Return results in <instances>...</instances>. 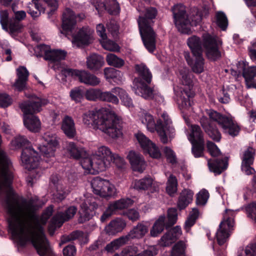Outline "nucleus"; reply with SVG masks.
Returning a JSON list of instances; mask_svg holds the SVG:
<instances>
[{"label": "nucleus", "mask_w": 256, "mask_h": 256, "mask_svg": "<svg viewBox=\"0 0 256 256\" xmlns=\"http://www.w3.org/2000/svg\"><path fill=\"white\" fill-rule=\"evenodd\" d=\"M82 122L85 125L99 130L113 139L122 134V120L113 112L104 108L90 110L83 114Z\"/></svg>", "instance_id": "1"}, {"label": "nucleus", "mask_w": 256, "mask_h": 256, "mask_svg": "<svg viewBox=\"0 0 256 256\" xmlns=\"http://www.w3.org/2000/svg\"><path fill=\"white\" fill-rule=\"evenodd\" d=\"M30 100L22 103L20 106L24 112V124L30 132H37L41 128V123L39 118L33 114L40 112L42 107L46 105L48 100L36 95H26Z\"/></svg>", "instance_id": "2"}, {"label": "nucleus", "mask_w": 256, "mask_h": 256, "mask_svg": "<svg viewBox=\"0 0 256 256\" xmlns=\"http://www.w3.org/2000/svg\"><path fill=\"white\" fill-rule=\"evenodd\" d=\"M157 14L158 11L155 8L149 7L140 14L138 20L142 42L146 48L150 52L156 48V34L152 26L154 24L153 20Z\"/></svg>", "instance_id": "3"}, {"label": "nucleus", "mask_w": 256, "mask_h": 256, "mask_svg": "<svg viewBox=\"0 0 256 256\" xmlns=\"http://www.w3.org/2000/svg\"><path fill=\"white\" fill-rule=\"evenodd\" d=\"M135 69L140 77L135 78L133 81L132 88L134 93L145 99L158 98L159 102H163L164 98L148 86L151 82L152 74L147 66L144 64H137Z\"/></svg>", "instance_id": "4"}, {"label": "nucleus", "mask_w": 256, "mask_h": 256, "mask_svg": "<svg viewBox=\"0 0 256 256\" xmlns=\"http://www.w3.org/2000/svg\"><path fill=\"white\" fill-rule=\"evenodd\" d=\"M16 148L24 147L21 154V160L26 169L31 170L36 168L40 163L38 152L30 146V142L23 136H18L11 142Z\"/></svg>", "instance_id": "5"}, {"label": "nucleus", "mask_w": 256, "mask_h": 256, "mask_svg": "<svg viewBox=\"0 0 256 256\" xmlns=\"http://www.w3.org/2000/svg\"><path fill=\"white\" fill-rule=\"evenodd\" d=\"M180 79L182 84L188 86V88L180 90L178 100L184 108H188L190 106V98L194 94L192 90V74L186 68L182 69L180 70Z\"/></svg>", "instance_id": "6"}, {"label": "nucleus", "mask_w": 256, "mask_h": 256, "mask_svg": "<svg viewBox=\"0 0 256 256\" xmlns=\"http://www.w3.org/2000/svg\"><path fill=\"white\" fill-rule=\"evenodd\" d=\"M174 22L178 30L181 33L190 34V21L186 12V7L182 4H177L172 8Z\"/></svg>", "instance_id": "7"}, {"label": "nucleus", "mask_w": 256, "mask_h": 256, "mask_svg": "<svg viewBox=\"0 0 256 256\" xmlns=\"http://www.w3.org/2000/svg\"><path fill=\"white\" fill-rule=\"evenodd\" d=\"M234 212L230 210H226L224 214L223 220L219 225L216 234L217 242L220 246L226 242L230 235L234 225Z\"/></svg>", "instance_id": "8"}, {"label": "nucleus", "mask_w": 256, "mask_h": 256, "mask_svg": "<svg viewBox=\"0 0 256 256\" xmlns=\"http://www.w3.org/2000/svg\"><path fill=\"white\" fill-rule=\"evenodd\" d=\"M61 72L66 77L71 76L86 85L94 86H98L100 82L98 78L86 70L64 68L61 70Z\"/></svg>", "instance_id": "9"}, {"label": "nucleus", "mask_w": 256, "mask_h": 256, "mask_svg": "<svg viewBox=\"0 0 256 256\" xmlns=\"http://www.w3.org/2000/svg\"><path fill=\"white\" fill-rule=\"evenodd\" d=\"M156 131L160 140L163 144H167L175 135V130L172 126V121L166 112H163L161 118L156 123Z\"/></svg>", "instance_id": "10"}, {"label": "nucleus", "mask_w": 256, "mask_h": 256, "mask_svg": "<svg viewBox=\"0 0 256 256\" xmlns=\"http://www.w3.org/2000/svg\"><path fill=\"white\" fill-rule=\"evenodd\" d=\"M202 37L203 45L208 58L213 61L220 59L222 56L220 50L222 41L218 37L212 36L209 34H204Z\"/></svg>", "instance_id": "11"}, {"label": "nucleus", "mask_w": 256, "mask_h": 256, "mask_svg": "<svg viewBox=\"0 0 256 256\" xmlns=\"http://www.w3.org/2000/svg\"><path fill=\"white\" fill-rule=\"evenodd\" d=\"M113 153L110 149L106 146L98 147L94 156V162L100 168V172L106 170L110 166V160Z\"/></svg>", "instance_id": "12"}, {"label": "nucleus", "mask_w": 256, "mask_h": 256, "mask_svg": "<svg viewBox=\"0 0 256 256\" xmlns=\"http://www.w3.org/2000/svg\"><path fill=\"white\" fill-rule=\"evenodd\" d=\"M94 192L102 197L112 196L114 194V186L108 180L102 179L100 177L94 178L91 182Z\"/></svg>", "instance_id": "13"}, {"label": "nucleus", "mask_w": 256, "mask_h": 256, "mask_svg": "<svg viewBox=\"0 0 256 256\" xmlns=\"http://www.w3.org/2000/svg\"><path fill=\"white\" fill-rule=\"evenodd\" d=\"M80 207L78 222L82 224L92 218L94 212L98 208V204L95 198L90 197L84 200V202L80 204Z\"/></svg>", "instance_id": "14"}, {"label": "nucleus", "mask_w": 256, "mask_h": 256, "mask_svg": "<svg viewBox=\"0 0 256 256\" xmlns=\"http://www.w3.org/2000/svg\"><path fill=\"white\" fill-rule=\"evenodd\" d=\"M94 31L88 27H83L73 36L72 44L74 46L82 48L88 46L93 41Z\"/></svg>", "instance_id": "15"}, {"label": "nucleus", "mask_w": 256, "mask_h": 256, "mask_svg": "<svg viewBox=\"0 0 256 256\" xmlns=\"http://www.w3.org/2000/svg\"><path fill=\"white\" fill-rule=\"evenodd\" d=\"M135 136L146 152L148 153L152 158H160L161 154L158 148L144 134L139 132L135 134Z\"/></svg>", "instance_id": "16"}, {"label": "nucleus", "mask_w": 256, "mask_h": 256, "mask_svg": "<svg viewBox=\"0 0 256 256\" xmlns=\"http://www.w3.org/2000/svg\"><path fill=\"white\" fill-rule=\"evenodd\" d=\"M36 48L41 52L42 54H44V58L52 62L58 63V62L65 58L66 52L62 50H51L50 48L45 44H41L37 46Z\"/></svg>", "instance_id": "17"}, {"label": "nucleus", "mask_w": 256, "mask_h": 256, "mask_svg": "<svg viewBox=\"0 0 256 256\" xmlns=\"http://www.w3.org/2000/svg\"><path fill=\"white\" fill-rule=\"evenodd\" d=\"M76 16L73 11L69 8H66L63 12L62 18V31L61 32L66 36L70 32L76 22Z\"/></svg>", "instance_id": "18"}, {"label": "nucleus", "mask_w": 256, "mask_h": 256, "mask_svg": "<svg viewBox=\"0 0 256 256\" xmlns=\"http://www.w3.org/2000/svg\"><path fill=\"white\" fill-rule=\"evenodd\" d=\"M254 150L252 148H248L244 151L242 163V170L246 174L250 175L254 172V170L251 167L254 159Z\"/></svg>", "instance_id": "19"}, {"label": "nucleus", "mask_w": 256, "mask_h": 256, "mask_svg": "<svg viewBox=\"0 0 256 256\" xmlns=\"http://www.w3.org/2000/svg\"><path fill=\"white\" fill-rule=\"evenodd\" d=\"M148 225L144 222H138L124 237L128 242L131 240L142 238L148 233Z\"/></svg>", "instance_id": "20"}, {"label": "nucleus", "mask_w": 256, "mask_h": 256, "mask_svg": "<svg viewBox=\"0 0 256 256\" xmlns=\"http://www.w3.org/2000/svg\"><path fill=\"white\" fill-rule=\"evenodd\" d=\"M127 158L134 170L142 172L146 168V162L140 154L130 151L127 155Z\"/></svg>", "instance_id": "21"}, {"label": "nucleus", "mask_w": 256, "mask_h": 256, "mask_svg": "<svg viewBox=\"0 0 256 256\" xmlns=\"http://www.w3.org/2000/svg\"><path fill=\"white\" fill-rule=\"evenodd\" d=\"M200 123L206 133L214 140L220 142L221 139V134L218 129L214 126L209 120L206 116H202L200 119Z\"/></svg>", "instance_id": "22"}, {"label": "nucleus", "mask_w": 256, "mask_h": 256, "mask_svg": "<svg viewBox=\"0 0 256 256\" xmlns=\"http://www.w3.org/2000/svg\"><path fill=\"white\" fill-rule=\"evenodd\" d=\"M18 78L14 86L18 91H22L26 87L29 72L26 67L20 66L16 69Z\"/></svg>", "instance_id": "23"}, {"label": "nucleus", "mask_w": 256, "mask_h": 256, "mask_svg": "<svg viewBox=\"0 0 256 256\" xmlns=\"http://www.w3.org/2000/svg\"><path fill=\"white\" fill-rule=\"evenodd\" d=\"M220 127L224 133L232 137L238 136L240 131V126L232 117L227 116Z\"/></svg>", "instance_id": "24"}, {"label": "nucleus", "mask_w": 256, "mask_h": 256, "mask_svg": "<svg viewBox=\"0 0 256 256\" xmlns=\"http://www.w3.org/2000/svg\"><path fill=\"white\" fill-rule=\"evenodd\" d=\"M126 226V222L124 220L116 218L110 221L104 230L108 235H115L122 232Z\"/></svg>", "instance_id": "25"}, {"label": "nucleus", "mask_w": 256, "mask_h": 256, "mask_svg": "<svg viewBox=\"0 0 256 256\" xmlns=\"http://www.w3.org/2000/svg\"><path fill=\"white\" fill-rule=\"evenodd\" d=\"M104 58L95 53L90 54L86 58V67L90 70L94 72L98 70L104 66Z\"/></svg>", "instance_id": "26"}, {"label": "nucleus", "mask_w": 256, "mask_h": 256, "mask_svg": "<svg viewBox=\"0 0 256 256\" xmlns=\"http://www.w3.org/2000/svg\"><path fill=\"white\" fill-rule=\"evenodd\" d=\"M238 69L242 75L244 80H254L256 77V66H248L246 62L240 61L237 64Z\"/></svg>", "instance_id": "27"}, {"label": "nucleus", "mask_w": 256, "mask_h": 256, "mask_svg": "<svg viewBox=\"0 0 256 256\" xmlns=\"http://www.w3.org/2000/svg\"><path fill=\"white\" fill-rule=\"evenodd\" d=\"M208 164L210 172L216 174H219L226 169L228 166V158H224V160L216 159L215 160H208Z\"/></svg>", "instance_id": "28"}, {"label": "nucleus", "mask_w": 256, "mask_h": 256, "mask_svg": "<svg viewBox=\"0 0 256 256\" xmlns=\"http://www.w3.org/2000/svg\"><path fill=\"white\" fill-rule=\"evenodd\" d=\"M61 128L64 134L68 138H72L76 134L75 124L72 118L66 116L62 119Z\"/></svg>", "instance_id": "29"}, {"label": "nucleus", "mask_w": 256, "mask_h": 256, "mask_svg": "<svg viewBox=\"0 0 256 256\" xmlns=\"http://www.w3.org/2000/svg\"><path fill=\"white\" fill-rule=\"evenodd\" d=\"M96 8L98 12L106 10L110 14H116L120 10L119 4L116 0H108L106 4L100 3V5L96 6Z\"/></svg>", "instance_id": "30"}, {"label": "nucleus", "mask_w": 256, "mask_h": 256, "mask_svg": "<svg viewBox=\"0 0 256 256\" xmlns=\"http://www.w3.org/2000/svg\"><path fill=\"white\" fill-rule=\"evenodd\" d=\"M194 193L190 190H184L180 194L178 201V207L180 210L185 208L191 202L192 200Z\"/></svg>", "instance_id": "31"}, {"label": "nucleus", "mask_w": 256, "mask_h": 256, "mask_svg": "<svg viewBox=\"0 0 256 256\" xmlns=\"http://www.w3.org/2000/svg\"><path fill=\"white\" fill-rule=\"evenodd\" d=\"M187 44L193 55L202 54V44L200 38L193 36L187 40Z\"/></svg>", "instance_id": "32"}, {"label": "nucleus", "mask_w": 256, "mask_h": 256, "mask_svg": "<svg viewBox=\"0 0 256 256\" xmlns=\"http://www.w3.org/2000/svg\"><path fill=\"white\" fill-rule=\"evenodd\" d=\"M188 139L192 144L204 143V134L199 126L194 124L191 126Z\"/></svg>", "instance_id": "33"}, {"label": "nucleus", "mask_w": 256, "mask_h": 256, "mask_svg": "<svg viewBox=\"0 0 256 256\" xmlns=\"http://www.w3.org/2000/svg\"><path fill=\"white\" fill-rule=\"evenodd\" d=\"M166 216L164 215L160 216L154 223L150 230V234L152 237L158 236L164 230V226L166 227L165 222Z\"/></svg>", "instance_id": "34"}, {"label": "nucleus", "mask_w": 256, "mask_h": 256, "mask_svg": "<svg viewBox=\"0 0 256 256\" xmlns=\"http://www.w3.org/2000/svg\"><path fill=\"white\" fill-rule=\"evenodd\" d=\"M64 148L70 156L75 159L80 158L84 152L82 148L74 142H66Z\"/></svg>", "instance_id": "35"}, {"label": "nucleus", "mask_w": 256, "mask_h": 256, "mask_svg": "<svg viewBox=\"0 0 256 256\" xmlns=\"http://www.w3.org/2000/svg\"><path fill=\"white\" fill-rule=\"evenodd\" d=\"M77 212V208L75 206L68 207L64 212H58L56 216V218H60L59 226H61L65 221L68 220L74 217Z\"/></svg>", "instance_id": "36"}, {"label": "nucleus", "mask_w": 256, "mask_h": 256, "mask_svg": "<svg viewBox=\"0 0 256 256\" xmlns=\"http://www.w3.org/2000/svg\"><path fill=\"white\" fill-rule=\"evenodd\" d=\"M133 203V200L129 198H121L110 204L111 206V208H112L116 212L118 210H122L128 208L132 206Z\"/></svg>", "instance_id": "37"}, {"label": "nucleus", "mask_w": 256, "mask_h": 256, "mask_svg": "<svg viewBox=\"0 0 256 256\" xmlns=\"http://www.w3.org/2000/svg\"><path fill=\"white\" fill-rule=\"evenodd\" d=\"M113 93L118 96L124 105L130 107L132 106V101L126 90L120 87H116L112 89Z\"/></svg>", "instance_id": "38"}, {"label": "nucleus", "mask_w": 256, "mask_h": 256, "mask_svg": "<svg viewBox=\"0 0 256 256\" xmlns=\"http://www.w3.org/2000/svg\"><path fill=\"white\" fill-rule=\"evenodd\" d=\"M140 120L146 126L149 131L154 132L155 130H156V124L154 118L150 114L143 112L142 114Z\"/></svg>", "instance_id": "39"}, {"label": "nucleus", "mask_w": 256, "mask_h": 256, "mask_svg": "<svg viewBox=\"0 0 256 256\" xmlns=\"http://www.w3.org/2000/svg\"><path fill=\"white\" fill-rule=\"evenodd\" d=\"M126 243L128 242L126 238L124 236H122L106 244L105 250L108 252H112Z\"/></svg>", "instance_id": "40"}, {"label": "nucleus", "mask_w": 256, "mask_h": 256, "mask_svg": "<svg viewBox=\"0 0 256 256\" xmlns=\"http://www.w3.org/2000/svg\"><path fill=\"white\" fill-rule=\"evenodd\" d=\"M178 182L175 176L170 174L166 183V191L168 194L172 196L177 191Z\"/></svg>", "instance_id": "41"}, {"label": "nucleus", "mask_w": 256, "mask_h": 256, "mask_svg": "<svg viewBox=\"0 0 256 256\" xmlns=\"http://www.w3.org/2000/svg\"><path fill=\"white\" fill-rule=\"evenodd\" d=\"M153 180L150 177H146L134 181V187L138 190H148L152 186Z\"/></svg>", "instance_id": "42"}, {"label": "nucleus", "mask_w": 256, "mask_h": 256, "mask_svg": "<svg viewBox=\"0 0 256 256\" xmlns=\"http://www.w3.org/2000/svg\"><path fill=\"white\" fill-rule=\"evenodd\" d=\"M44 10H41L40 4L37 5V2L32 0L28 6L27 12L34 18L39 16L42 12H44Z\"/></svg>", "instance_id": "43"}, {"label": "nucleus", "mask_w": 256, "mask_h": 256, "mask_svg": "<svg viewBox=\"0 0 256 256\" xmlns=\"http://www.w3.org/2000/svg\"><path fill=\"white\" fill-rule=\"evenodd\" d=\"M106 60L110 66L120 68L124 64V60L113 54H107Z\"/></svg>", "instance_id": "44"}, {"label": "nucleus", "mask_w": 256, "mask_h": 256, "mask_svg": "<svg viewBox=\"0 0 256 256\" xmlns=\"http://www.w3.org/2000/svg\"><path fill=\"white\" fill-rule=\"evenodd\" d=\"M196 57L195 62L192 66V71L197 74H200L204 71V58L201 54L194 55Z\"/></svg>", "instance_id": "45"}, {"label": "nucleus", "mask_w": 256, "mask_h": 256, "mask_svg": "<svg viewBox=\"0 0 256 256\" xmlns=\"http://www.w3.org/2000/svg\"><path fill=\"white\" fill-rule=\"evenodd\" d=\"M37 2V5L40 4L42 10H46V8H50V11L55 10L57 8L58 4L56 0H34Z\"/></svg>", "instance_id": "46"}, {"label": "nucleus", "mask_w": 256, "mask_h": 256, "mask_svg": "<svg viewBox=\"0 0 256 256\" xmlns=\"http://www.w3.org/2000/svg\"><path fill=\"white\" fill-rule=\"evenodd\" d=\"M84 237V233L80 230H75L69 235L64 236L62 238L61 242L64 244L76 240H81Z\"/></svg>", "instance_id": "47"}, {"label": "nucleus", "mask_w": 256, "mask_h": 256, "mask_svg": "<svg viewBox=\"0 0 256 256\" xmlns=\"http://www.w3.org/2000/svg\"><path fill=\"white\" fill-rule=\"evenodd\" d=\"M216 16L217 25L222 30H226L228 26V20L225 14L222 12H218Z\"/></svg>", "instance_id": "48"}, {"label": "nucleus", "mask_w": 256, "mask_h": 256, "mask_svg": "<svg viewBox=\"0 0 256 256\" xmlns=\"http://www.w3.org/2000/svg\"><path fill=\"white\" fill-rule=\"evenodd\" d=\"M104 74L106 78L116 79L120 80L122 74L118 70L112 68H107L104 69Z\"/></svg>", "instance_id": "49"}, {"label": "nucleus", "mask_w": 256, "mask_h": 256, "mask_svg": "<svg viewBox=\"0 0 256 256\" xmlns=\"http://www.w3.org/2000/svg\"><path fill=\"white\" fill-rule=\"evenodd\" d=\"M114 94L112 90L111 92H102L101 90L100 100L118 104L119 102L118 98Z\"/></svg>", "instance_id": "50"}, {"label": "nucleus", "mask_w": 256, "mask_h": 256, "mask_svg": "<svg viewBox=\"0 0 256 256\" xmlns=\"http://www.w3.org/2000/svg\"><path fill=\"white\" fill-rule=\"evenodd\" d=\"M81 165L85 169L90 170L91 169L100 172V168H98L94 162V156L92 158H86L81 160Z\"/></svg>", "instance_id": "51"}, {"label": "nucleus", "mask_w": 256, "mask_h": 256, "mask_svg": "<svg viewBox=\"0 0 256 256\" xmlns=\"http://www.w3.org/2000/svg\"><path fill=\"white\" fill-rule=\"evenodd\" d=\"M42 139L46 142L44 144L57 147L58 144V138L56 134L50 132H45L42 136Z\"/></svg>", "instance_id": "52"}, {"label": "nucleus", "mask_w": 256, "mask_h": 256, "mask_svg": "<svg viewBox=\"0 0 256 256\" xmlns=\"http://www.w3.org/2000/svg\"><path fill=\"white\" fill-rule=\"evenodd\" d=\"M56 147L44 144L39 147L40 152L46 158H53Z\"/></svg>", "instance_id": "53"}, {"label": "nucleus", "mask_w": 256, "mask_h": 256, "mask_svg": "<svg viewBox=\"0 0 256 256\" xmlns=\"http://www.w3.org/2000/svg\"><path fill=\"white\" fill-rule=\"evenodd\" d=\"M101 90L99 88H89L85 93V96L88 100L96 101L100 100Z\"/></svg>", "instance_id": "54"}, {"label": "nucleus", "mask_w": 256, "mask_h": 256, "mask_svg": "<svg viewBox=\"0 0 256 256\" xmlns=\"http://www.w3.org/2000/svg\"><path fill=\"white\" fill-rule=\"evenodd\" d=\"M168 222H166V228L173 226L176 222L178 214L176 208H170L168 210Z\"/></svg>", "instance_id": "55"}, {"label": "nucleus", "mask_w": 256, "mask_h": 256, "mask_svg": "<svg viewBox=\"0 0 256 256\" xmlns=\"http://www.w3.org/2000/svg\"><path fill=\"white\" fill-rule=\"evenodd\" d=\"M210 118L218 122L220 126L222 124L227 116L222 115L220 113L213 110H210L208 112Z\"/></svg>", "instance_id": "56"}, {"label": "nucleus", "mask_w": 256, "mask_h": 256, "mask_svg": "<svg viewBox=\"0 0 256 256\" xmlns=\"http://www.w3.org/2000/svg\"><path fill=\"white\" fill-rule=\"evenodd\" d=\"M139 252L138 248L135 246H128L121 252L120 256H137Z\"/></svg>", "instance_id": "57"}, {"label": "nucleus", "mask_w": 256, "mask_h": 256, "mask_svg": "<svg viewBox=\"0 0 256 256\" xmlns=\"http://www.w3.org/2000/svg\"><path fill=\"white\" fill-rule=\"evenodd\" d=\"M209 198L208 192L206 190H202L197 194L196 202L198 205H204Z\"/></svg>", "instance_id": "58"}, {"label": "nucleus", "mask_w": 256, "mask_h": 256, "mask_svg": "<svg viewBox=\"0 0 256 256\" xmlns=\"http://www.w3.org/2000/svg\"><path fill=\"white\" fill-rule=\"evenodd\" d=\"M54 188L56 190V192L54 194L55 197L60 200H64L66 198L67 192L61 182L56 185Z\"/></svg>", "instance_id": "59"}, {"label": "nucleus", "mask_w": 256, "mask_h": 256, "mask_svg": "<svg viewBox=\"0 0 256 256\" xmlns=\"http://www.w3.org/2000/svg\"><path fill=\"white\" fill-rule=\"evenodd\" d=\"M175 242L170 234L167 232L158 240V244L163 247L168 246Z\"/></svg>", "instance_id": "60"}, {"label": "nucleus", "mask_w": 256, "mask_h": 256, "mask_svg": "<svg viewBox=\"0 0 256 256\" xmlns=\"http://www.w3.org/2000/svg\"><path fill=\"white\" fill-rule=\"evenodd\" d=\"M71 98L76 102H80L83 96L82 90L79 87L72 89L70 93Z\"/></svg>", "instance_id": "61"}, {"label": "nucleus", "mask_w": 256, "mask_h": 256, "mask_svg": "<svg viewBox=\"0 0 256 256\" xmlns=\"http://www.w3.org/2000/svg\"><path fill=\"white\" fill-rule=\"evenodd\" d=\"M192 153L195 158H200L204 156V143L192 144Z\"/></svg>", "instance_id": "62"}, {"label": "nucleus", "mask_w": 256, "mask_h": 256, "mask_svg": "<svg viewBox=\"0 0 256 256\" xmlns=\"http://www.w3.org/2000/svg\"><path fill=\"white\" fill-rule=\"evenodd\" d=\"M185 248V244L180 241L176 243L173 247L172 252V256H180L184 253Z\"/></svg>", "instance_id": "63"}, {"label": "nucleus", "mask_w": 256, "mask_h": 256, "mask_svg": "<svg viewBox=\"0 0 256 256\" xmlns=\"http://www.w3.org/2000/svg\"><path fill=\"white\" fill-rule=\"evenodd\" d=\"M107 28L113 36H117L119 32V26L114 20H111L106 24Z\"/></svg>", "instance_id": "64"}]
</instances>
